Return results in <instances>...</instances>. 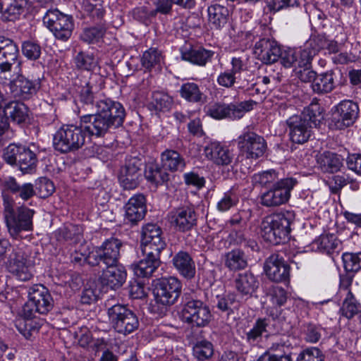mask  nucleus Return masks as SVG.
I'll return each instance as SVG.
<instances>
[{
	"label": "nucleus",
	"mask_w": 361,
	"mask_h": 361,
	"mask_svg": "<svg viewBox=\"0 0 361 361\" xmlns=\"http://www.w3.org/2000/svg\"><path fill=\"white\" fill-rule=\"evenodd\" d=\"M224 265L230 271L244 269L247 266V259L243 251L232 250L225 255Z\"/></svg>",
	"instance_id": "nucleus-39"
},
{
	"label": "nucleus",
	"mask_w": 361,
	"mask_h": 361,
	"mask_svg": "<svg viewBox=\"0 0 361 361\" xmlns=\"http://www.w3.org/2000/svg\"><path fill=\"white\" fill-rule=\"evenodd\" d=\"M166 247L161 228L156 224H147L142 227L141 250L162 252Z\"/></svg>",
	"instance_id": "nucleus-17"
},
{
	"label": "nucleus",
	"mask_w": 361,
	"mask_h": 361,
	"mask_svg": "<svg viewBox=\"0 0 361 361\" xmlns=\"http://www.w3.org/2000/svg\"><path fill=\"white\" fill-rule=\"evenodd\" d=\"M344 291L346 292L347 296L343 302L342 315L347 318H352L361 312V305L355 301L353 294L348 290L347 288Z\"/></svg>",
	"instance_id": "nucleus-47"
},
{
	"label": "nucleus",
	"mask_w": 361,
	"mask_h": 361,
	"mask_svg": "<svg viewBox=\"0 0 361 361\" xmlns=\"http://www.w3.org/2000/svg\"><path fill=\"white\" fill-rule=\"evenodd\" d=\"M100 294V290L94 283L87 285L82 292L80 300L82 304L90 305L95 302Z\"/></svg>",
	"instance_id": "nucleus-54"
},
{
	"label": "nucleus",
	"mask_w": 361,
	"mask_h": 361,
	"mask_svg": "<svg viewBox=\"0 0 361 361\" xmlns=\"http://www.w3.org/2000/svg\"><path fill=\"white\" fill-rule=\"evenodd\" d=\"M279 59L283 66L286 68L298 65V54L293 49H281V54H280Z\"/></svg>",
	"instance_id": "nucleus-62"
},
{
	"label": "nucleus",
	"mask_w": 361,
	"mask_h": 361,
	"mask_svg": "<svg viewBox=\"0 0 361 361\" xmlns=\"http://www.w3.org/2000/svg\"><path fill=\"white\" fill-rule=\"evenodd\" d=\"M298 180L294 178L281 179L262 192L260 204L266 207H276L286 203L290 197V192L297 185Z\"/></svg>",
	"instance_id": "nucleus-6"
},
{
	"label": "nucleus",
	"mask_w": 361,
	"mask_h": 361,
	"mask_svg": "<svg viewBox=\"0 0 361 361\" xmlns=\"http://www.w3.org/2000/svg\"><path fill=\"white\" fill-rule=\"evenodd\" d=\"M27 6V0H13L4 12V17L9 21H14L19 18Z\"/></svg>",
	"instance_id": "nucleus-48"
},
{
	"label": "nucleus",
	"mask_w": 361,
	"mask_h": 361,
	"mask_svg": "<svg viewBox=\"0 0 361 361\" xmlns=\"http://www.w3.org/2000/svg\"><path fill=\"white\" fill-rule=\"evenodd\" d=\"M299 116L305 118L309 124L312 126V128L317 127L324 119L323 109L316 98L312 99Z\"/></svg>",
	"instance_id": "nucleus-41"
},
{
	"label": "nucleus",
	"mask_w": 361,
	"mask_h": 361,
	"mask_svg": "<svg viewBox=\"0 0 361 361\" xmlns=\"http://www.w3.org/2000/svg\"><path fill=\"white\" fill-rule=\"evenodd\" d=\"M1 108H4L3 111L6 117L10 118L12 121L17 123L25 122L28 116L27 107L21 102L16 101L7 102L5 98Z\"/></svg>",
	"instance_id": "nucleus-31"
},
{
	"label": "nucleus",
	"mask_w": 361,
	"mask_h": 361,
	"mask_svg": "<svg viewBox=\"0 0 361 361\" xmlns=\"http://www.w3.org/2000/svg\"><path fill=\"white\" fill-rule=\"evenodd\" d=\"M161 159L163 167L171 172L183 171L186 166L185 159L176 150L166 149Z\"/></svg>",
	"instance_id": "nucleus-34"
},
{
	"label": "nucleus",
	"mask_w": 361,
	"mask_h": 361,
	"mask_svg": "<svg viewBox=\"0 0 361 361\" xmlns=\"http://www.w3.org/2000/svg\"><path fill=\"white\" fill-rule=\"evenodd\" d=\"M180 54L183 60L204 66L208 61H211L214 53L202 47L195 48L190 44H187L180 49Z\"/></svg>",
	"instance_id": "nucleus-28"
},
{
	"label": "nucleus",
	"mask_w": 361,
	"mask_h": 361,
	"mask_svg": "<svg viewBox=\"0 0 361 361\" xmlns=\"http://www.w3.org/2000/svg\"><path fill=\"white\" fill-rule=\"evenodd\" d=\"M105 32V28L102 26L86 28L81 34L80 38L85 42L94 43L102 39Z\"/></svg>",
	"instance_id": "nucleus-53"
},
{
	"label": "nucleus",
	"mask_w": 361,
	"mask_h": 361,
	"mask_svg": "<svg viewBox=\"0 0 361 361\" xmlns=\"http://www.w3.org/2000/svg\"><path fill=\"white\" fill-rule=\"evenodd\" d=\"M357 105L350 100L340 102V117L342 125L349 127L353 125L358 116Z\"/></svg>",
	"instance_id": "nucleus-42"
},
{
	"label": "nucleus",
	"mask_w": 361,
	"mask_h": 361,
	"mask_svg": "<svg viewBox=\"0 0 361 361\" xmlns=\"http://www.w3.org/2000/svg\"><path fill=\"white\" fill-rule=\"evenodd\" d=\"M13 71L19 75L16 79L11 80L10 82L11 90L14 95L26 99L35 94L37 90L39 87L40 78H37V79L32 81L23 76L20 74L21 71L18 73L17 70L13 69Z\"/></svg>",
	"instance_id": "nucleus-23"
},
{
	"label": "nucleus",
	"mask_w": 361,
	"mask_h": 361,
	"mask_svg": "<svg viewBox=\"0 0 361 361\" xmlns=\"http://www.w3.org/2000/svg\"><path fill=\"white\" fill-rule=\"evenodd\" d=\"M298 361H323L324 356L317 348H310L303 350L298 357Z\"/></svg>",
	"instance_id": "nucleus-61"
},
{
	"label": "nucleus",
	"mask_w": 361,
	"mask_h": 361,
	"mask_svg": "<svg viewBox=\"0 0 361 361\" xmlns=\"http://www.w3.org/2000/svg\"><path fill=\"white\" fill-rule=\"evenodd\" d=\"M126 219L132 223L137 224L141 221L147 212L145 197L140 193L131 197L125 206Z\"/></svg>",
	"instance_id": "nucleus-26"
},
{
	"label": "nucleus",
	"mask_w": 361,
	"mask_h": 361,
	"mask_svg": "<svg viewBox=\"0 0 361 361\" xmlns=\"http://www.w3.org/2000/svg\"><path fill=\"white\" fill-rule=\"evenodd\" d=\"M43 21L57 39L65 42L71 37L74 28L72 16L56 9L49 10L44 15Z\"/></svg>",
	"instance_id": "nucleus-11"
},
{
	"label": "nucleus",
	"mask_w": 361,
	"mask_h": 361,
	"mask_svg": "<svg viewBox=\"0 0 361 361\" xmlns=\"http://www.w3.org/2000/svg\"><path fill=\"white\" fill-rule=\"evenodd\" d=\"M101 276L102 283L112 289L120 288L126 281V271L121 265L106 266Z\"/></svg>",
	"instance_id": "nucleus-29"
},
{
	"label": "nucleus",
	"mask_w": 361,
	"mask_h": 361,
	"mask_svg": "<svg viewBox=\"0 0 361 361\" xmlns=\"http://www.w3.org/2000/svg\"><path fill=\"white\" fill-rule=\"evenodd\" d=\"M207 159L219 166H228L231 164L234 154L228 147L217 142H210L204 147Z\"/></svg>",
	"instance_id": "nucleus-24"
},
{
	"label": "nucleus",
	"mask_w": 361,
	"mask_h": 361,
	"mask_svg": "<svg viewBox=\"0 0 361 361\" xmlns=\"http://www.w3.org/2000/svg\"><path fill=\"white\" fill-rule=\"evenodd\" d=\"M171 262L182 277L190 280L195 276V262L188 252L180 250L173 255Z\"/></svg>",
	"instance_id": "nucleus-25"
},
{
	"label": "nucleus",
	"mask_w": 361,
	"mask_h": 361,
	"mask_svg": "<svg viewBox=\"0 0 361 361\" xmlns=\"http://www.w3.org/2000/svg\"><path fill=\"white\" fill-rule=\"evenodd\" d=\"M53 307L54 300L48 289L43 285L36 284L30 288L29 300L23 308L27 317H35V313H48Z\"/></svg>",
	"instance_id": "nucleus-8"
},
{
	"label": "nucleus",
	"mask_w": 361,
	"mask_h": 361,
	"mask_svg": "<svg viewBox=\"0 0 361 361\" xmlns=\"http://www.w3.org/2000/svg\"><path fill=\"white\" fill-rule=\"evenodd\" d=\"M185 321L197 327H204L211 322L212 315L209 306L198 299H190L182 310Z\"/></svg>",
	"instance_id": "nucleus-13"
},
{
	"label": "nucleus",
	"mask_w": 361,
	"mask_h": 361,
	"mask_svg": "<svg viewBox=\"0 0 361 361\" xmlns=\"http://www.w3.org/2000/svg\"><path fill=\"white\" fill-rule=\"evenodd\" d=\"M35 317H27L23 308L21 316L16 320L17 329L27 339L30 338L33 333L37 332L41 327L40 322L35 319Z\"/></svg>",
	"instance_id": "nucleus-35"
},
{
	"label": "nucleus",
	"mask_w": 361,
	"mask_h": 361,
	"mask_svg": "<svg viewBox=\"0 0 361 361\" xmlns=\"http://www.w3.org/2000/svg\"><path fill=\"white\" fill-rule=\"evenodd\" d=\"M237 145L247 159H252L262 157L267 148L264 138L251 131L240 135L237 139Z\"/></svg>",
	"instance_id": "nucleus-15"
},
{
	"label": "nucleus",
	"mask_w": 361,
	"mask_h": 361,
	"mask_svg": "<svg viewBox=\"0 0 361 361\" xmlns=\"http://www.w3.org/2000/svg\"><path fill=\"white\" fill-rule=\"evenodd\" d=\"M295 219L293 212L284 211L266 216L261 223V235L264 240L277 245L288 238L290 224Z\"/></svg>",
	"instance_id": "nucleus-4"
},
{
	"label": "nucleus",
	"mask_w": 361,
	"mask_h": 361,
	"mask_svg": "<svg viewBox=\"0 0 361 361\" xmlns=\"http://www.w3.org/2000/svg\"><path fill=\"white\" fill-rule=\"evenodd\" d=\"M173 104V98L162 92H155L152 94V101L149 108L156 111H167Z\"/></svg>",
	"instance_id": "nucleus-43"
},
{
	"label": "nucleus",
	"mask_w": 361,
	"mask_h": 361,
	"mask_svg": "<svg viewBox=\"0 0 361 361\" xmlns=\"http://www.w3.org/2000/svg\"><path fill=\"white\" fill-rule=\"evenodd\" d=\"M145 257L137 264H133L135 274L138 277L149 278L161 264V252L141 250Z\"/></svg>",
	"instance_id": "nucleus-22"
},
{
	"label": "nucleus",
	"mask_w": 361,
	"mask_h": 361,
	"mask_svg": "<svg viewBox=\"0 0 361 361\" xmlns=\"http://www.w3.org/2000/svg\"><path fill=\"white\" fill-rule=\"evenodd\" d=\"M1 185L6 227L10 235L13 238H17L21 231L32 230L34 211L25 207H20L15 212L14 200L7 192L16 195L23 201H27L35 195V190L32 183H25L20 185L15 178L11 176L6 178Z\"/></svg>",
	"instance_id": "nucleus-2"
},
{
	"label": "nucleus",
	"mask_w": 361,
	"mask_h": 361,
	"mask_svg": "<svg viewBox=\"0 0 361 361\" xmlns=\"http://www.w3.org/2000/svg\"><path fill=\"white\" fill-rule=\"evenodd\" d=\"M314 245H316L317 249L321 251H324L328 255H331L333 254L331 250L336 249L338 244L335 235L330 234L320 236L319 239L315 240Z\"/></svg>",
	"instance_id": "nucleus-52"
},
{
	"label": "nucleus",
	"mask_w": 361,
	"mask_h": 361,
	"mask_svg": "<svg viewBox=\"0 0 361 361\" xmlns=\"http://www.w3.org/2000/svg\"><path fill=\"white\" fill-rule=\"evenodd\" d=\"M39 255L35 248L13 246L8 239L0 238V258L5 259L8 270L20 281L32 278L35 266L40 261Z\"/></svg>",
	"instance_id": "nucleus-3"
},
{
	"label": "nucleus",
	"mask_w": 361,
	"mask_h": 361,
	"mask_svg": "<svg viewBox=\"0 0 361 361\" xmlns=\"http://www.w3.org/2000/svg\"><path fill=\"white\" fill-rule=\"evenodd\" d=\"M293 346L288 340L280 339L273 343L269 348V351L278 352V355H289L291 356Z\"/></svg>",
	"instance_id": "nucleus-63"
},
{
	"label": "nucleus",
	"mask_w": 361,
	"mask_h": 361,
	"mask_svg": "<svg viewBox=\"0 0 361 361\" xmlns=\"http://www.w3.org/2000/svg\"><path fill=\"white\" fill-rule=\"evenodd\" d=\"M106 314L111 326L119 334L127 336L136 331L140 325L137 314L126 305L106 303Z\"/></svg>",
	"instance_id": "nucleus-5"
},
{
	"label": "nucleus",
	"mask_w": 361,
	"mask_h": 361,
	"mask_svg": "<svg viewBox=\"0 0 361 361\" xmlns=\"http://www.w3.org/2000/svg\"><path fill=\"white\" fill-rule=\"evenodd\" d=\"M21 66L18 45L13 39L0 35V77L8 79L13 69L19 73Z\"/></svg>",
	"instance_id": "nucleus-7"
},
{
	"label": "nucleus",
	"mask_w": 361,
	"mask_h": 361,
	"mask_svg": "<svg viewBox=\"0 0 361 361\" xmlns=\"http://www.w3.org/2000/svg\"><path fill=\"white\" fill-rule=\"evenodd\" d=\"M259 282L251 272L239 274L234 280V286L241 297L252 298L259 288Z\"/></svg>",
	"instance_id": "nucleus-27"
},
{
	"label": "nucleus",
	"mask_w": 361,
	"mask_h": 361,
	"mask_svg": "<svg viewBox=\"0 0 361 361\" xmlns=\"http://www.w3.org/2000/svg\"><path fill=\"white\" fill-rule=\"evenodd\" d=\"M143 163L137 157H130L126 161L119 173V181L121 185L127 190L135 188L142 178V166Z\"/></svg>",
	"instance_id": "nucleus-18"
},
{
	"label": "nucleus",
	"mask_w": 361,
	"mask_h": 361,
	"mask_svg": "<svg viewBox=\"0 0 361 361\" xmlns=\"http://www.w3.org/2000/svg\"><path fill=\"white\" fill-rule=\"evenodd\" d=\"M75 63L77 68L88 71L94 69L97 64L93 54L84 51H80L75 56Z\"/></svg>",
	"instance_id": "nucleus-50"
},
{
	"label": "nucleus",
	"mask_w": 361,
	"mask_h": 361,
	"mask_svg": "<svg viewBox=\"0 0 361 361\" xmlns=\"http://www.w3.org/2000/svg\"><path fill=\"white\" fill-rule=\"evenodd\" d=\"M317 161L325 173L333 174L338 171V158L335 152H324L319 157Z\"/></svg>",
	"instance_id": "nucleus-44"
},
{
	"label": "nucleus",
	"mask_w": 361,
	"mask_h": 361,
	"mask_svg": "<svg viewBox=\"0 0 361 361\" xmlns=\"http://www.w3.org/2000/svg\"><path fill=\"white\" fill-rule=\"evenodd\" d=\"M314 92L317 93H327L331 92L334 87V78L331 73H326L317 75L312 84Z\"/></svg>",
	"instance_id": "nucleus-45"
},
{
	"label": "nucleus",
	"mask_w": 361,
	"mask_h": 361,
	"mask_svg": "<svg viewBox=\"0 0 361 361\" xmlns=\"http://www.w3.org/2000/svg\"><path fill=\"white\" fill-rule=\"evenodd\" d=\"M183 180L186 185L192 186L197 189H201L204 187L206 183L203 176H200L193 171L185 173L183 174Z\"/></svg>",
	"instance_id": "nucleus-60"
},
{
	"label": "nucleus",
	"mask_w": 361,
	"mask_h": 361,
	"mask_svg": "<svg viewBox=\"0 0 361 361\" xmlns=\"http://www.w3.org/2000/svg\"><path fill=\"white\" fill-rule=\"evenodd\" d=\"M181 288L180 281L176 277L157 279L153 288L155 302L164 306L173 305L180 295Z\"/></svg>",
	"instance_id": "nucleus-10"
},
{
	"label": "nucleus",
	"mask_w": 361,
	"mask_h": 361,
	"mask_svg": "<svg viewBox=\"0 0 361 361\" xmlns=\"http://www.w3.org/2000/svg\"><path fill=\"white\" fill-rule=\"evenodd\" d=\"M4 158L11 165H18L23 173H31L37 162L34 151L26 146L16 144H10L5 149Z\"/></svg>",
	"instance_id": "nucleus-9"
},
{
	"label": "nucleus",
	"mask_w": 361,
	"mask_h": 361,
	"mask_svg": "<svg viewBox=\"0 0 361 361\" xmlns=\"http://www.w3.org/2000/svg\"><path fill=\"white\" fill-rule=\"evenodd\" d=\"M212 302L214 306L227 315L233 314L238 309V302L236 295L234 293H229L226 295L216 294L213 296Z\"/></svg>",
	"instance_id": "nucleus-36"
},
{
	"label": "nucleus",
	"mask_w": 361,
	"mask_h": 361,
	"mask_svg": "<svg viewBox=\"0 0 361 361\" xmlns=\"http://www.w3.org/2000/svg\"><path fill=\"white\" fill-rule=\"evenodd\" d=\"M161 56L156 49H149L144 52L142 58V64L147 69H150L161 61Z\"/></svg>",
	"instance_id": "nucleus-57"
},
{
	"label": "nucleus",
	"mask_w": 361,
	"mask_h": 361,
	"mask_svg": "<svg viewBox=\"0 0 361 361\" xmlns=\"http://www.w3.org/2000/svg\"><path fill=\"white\" fill-rule=\"evenodd\" d=\"M264 272L272 281L285 282L290 278V266L283 257L278 253L271 255L265 261Z\"/></svg>",
	"instance_id": "nucleus-19"
},
{
	"label": "nucleus",
	"mask_w": 361,
	"mask_h": 361,
	"mask_svg": "<svg viewBox=\"0 0 361 361\" xmlns=\"http://www.w3.org/2000/svg\"><path fill=\"white\" fill-rule=\"evenodd\" d=\"M96 113L80 116L81 126L63 125L54 135L53 147L61 154L75 152L85 143L86 134L104 137L112 130L121 126L126 116L123 105L111 99L96 102Z\"/></svg>",
	"instance_id": "nucleus-1"
},
{
	"label": "nucleus",
	"mask_w": 361,
	"mask_h": 361,
	"mask_svg": "<svg viewBox=\"0 0 361 361\" xmlns=\"http://www.w3.org/2000/svg\"><path fill=\"white\" fill-rule=\"evenodd\" d=\"M342 261L344 270L346 272L357 271L361 268L358 253L357 255L344 253L342 255Z\"/></svg>",
	"instance_id": "nucleus-59"
},
{
	"label": "nucleus",
	"mask_w": 361,
	"mask_h": 361,
	"mask_svg": "<svg viewBox=\"0 0 361 361\" xmlns=\"http://www.w3.org/2000/svg\"><path fill=\"white\" fill-rule=\"evenodd\" d=\"M254 53L262 63L271 64L279 59L281 47L274 39L262 38L255 43Z\"/></svg>",
	"instance_id": "nucleus-20"
},
{
	"label": "nucleus",
	"mask_w": 361,
	"mask_h": 361,
	"mask_svg": "<svg viewBox=\"0 0 361 361\" xmlns=\"http://www.w3.org/2000/svg\"><path fill=\"white\" fill-rule=\"evenodd\" d=\"M121 246V242L117 238L105 240L100 247H97L95 253L90 255L86 258L88 264L92 266L99 264L100 262L106 266L118 264Z\"/></svg>",
	"instance_id": "nucleus-14"
},
{
	"label": "nucleus",
	"mask_w": 361,
	"mask_h": 361,
	"mask_svg": "<svg viewBox=\"0 0 361 361\" xmlns=\"http://www.w3.org/2000/svg\"><path fill=\"white\" fill-rule=\"evenodd\" d=\"M75 82L80 102L87 106H93L94 94L98 90L94 77L82 76Z\"/></svg>",
	"instance_id": "nucleus-30"
},
{
	"label": "nucleus",
	"mask_w": 361,
	"mask_h": 361,
	"mask_svg": "<svg viewBox=\"0 0 361 361\" xmlns=\"http://www.w3.org/2000/svg\"><path fill=\"white\" fill-rule=\"evenodd\" d=\"M182 98L189 102L203 104L207 97L195 82H186L181 85L179 90Z\"/></svg>",
	"instance_id": "nucleus-40"
},
{
	"label": "nucleus",
	"mask_w": 361,
	"mask_h": 361,
	"mask_svg": "<svg viewBox=\"0 0 361 361\" xmlns=\"http://www.w3.org/2000/svg\"><path fill=\"white\" fill-rule=\"evenodd\" d=\"M56 237L59 241L78 243L82 238V228L79 225L71 224L66 225L56 231Z\"/></svg>",
	"instance_id": "nucleus-38"
},
{
	"label": "nucleus",
	"mask_w": 361,
	"mask_h": 361,
	"mask_svg": "<svg viewBox=\"0 0 361 361\" xmlns=\"http://www.w3.org/2000/svg\"><path fill=\"white\" fill-rule=\"evenodd\" d=\"M36 189L38 191L39 197L46 198L54 192L55 187L51 180L45 177H42L39 178L36 183Z\"/></svg>",
	"instance_id": "nucleus-58"
},
{
	"label": "nucleus",
	"mask_w": 361,
	"mask_h": 361,
	"mask_svg": "<svg viewBox=\"0 0 361 361\" xmlns=\"http://www.w3.org/2000/svg\"><path fill=\"white\" fill-rule=\"evenodd\" d=\"M207 13L212 28L221 30L226 25L229 17V11L226 7L214 4L208 7Z\"/></svg>",
	"instance_id": "nucleus-32"
},
{
	"label": "nucleus",
	"mask_w": 361,
	"mask_h": 361,
	"mask_svg": "<svg viewBox=\"0 0 361 361\" xmlns=\"http://www.w3.org/2000/svg\"><path fill=\"white\" fill-rule=\"evenodd\" d=\"M197 219L198 214L192 204L178 207L169 213L170 222L178 232L193 229L197 224Z\"/></svg>",
	"instance_id": "nucleus-16"
},
{
	"label": "nucleus",
	"mask_w": 361,
	"mask_h": 361,
	"mask_svg": "<svg viewBox=\"0 0 361 361\" xmlns=\"http://www.w3.org/2000/svg\"><path fill=\"white\" fill-rule=\"evenodd\" d=\"M21 49L23 54L29 60H37L39 59L42 54L41 46L38 43L31 40L23 42Z\"/></svg>",
	"instance_id": "nucleus-51"
},
{
	"label": "nucleus",
	"mask_w": 361,
	"mask_h": 361,
	"mask_svg": "<svg viewBox=\"0 0 361 361\" xmlns=\"http://www.w3.org/2000/svg\"><path fill=\"white\" fill-rule=\"evenodd\" d=\"M166 170L155 162H149L145 166V177L151 183L162 185L169 180V174Z\"/></svg>",
	"instance_id": "nucleus-37"
},
{
	"label": "nucleus",
	"mask_w": 361,
	"mask_h": 361,
	"mask_svg": "<svg viewBox=\"0 0 361 361\" xmlns=\"http://www.w3.org/2000/svg\"><path fill=\"white\" fill-rule=\"evenodd\" d=\"M193 353L200 360L209 359L214 354L213 345L206 340L197 341L193 346Z\"/></svg>",
	"instance_id": "nucleus-49"
},
{
	"label": "nucleus",
	"mask_w": 361,
	"mask_h": 361,
	"mask_svg": "<svg viewBox=\"0 0 361 361\" xmlns=\"http://www.w3.org/2000/svg\"><path fill=\"white\" fill-rule=\"evenodd\" d=\"M238 202V197L237 195L234 192L229 190L225 192L223 197L218 202L217 209L222 212H226L235 206Z\"/></svg>",
	"instance_id": "nucleus-56"
},
{
	"label": "nucleus",
	"mask_w": 361,
	"mask_h": 361,
	"mask_svg": "<svg viewBox=\"0 0 361 361\" xmlns=\"http://www.w3.org/2000/svg\"><path fill=\"white\" fill-rule=\"evenodd\" d=\"M269 319H257L252 327L245 333V341L250 345L259 343L263 336H267L269 334Z\"/></svg>",
	"instance_id": "nucleus-33"
},
{
	"label": "nucleus",
	"mask_w": 361,
	"mask_h": 361,
	"mask_svg": "<svg viewBox=\"0 0 361 361\" xmlns=\"http://www.w3.org/2000/svg\"><path fill=\"white\" fill-rule=\"evenodd\" d=\"M268 296L272 304L277 307H281L287 300L286 291L278 286H273L269 289Z\"/></svg>",
	"instance_id": "nucleus-55"
},
{
	"label": "nucleus",
	"mask_w": 361,
	"mask_h": 361,
	"mask_svg": "<svg viewBox=\"0 0 361 361\" xmlns=\"http://www.w3.org/2000/svg\"><path fill=\"white\" fill-rule=\"evenodd\" d=\"M297 0H265L267 6L271 11H278L288 6H293Z\"/></svg>",
	"instance_id": "nucleus-64"
},
{
	"label": "nucleus",
	"mask_w": 361,
	"mask_h": 361,
	"mask_svg": "<svg viewBox=\"0 0 361 361\" xmlns=\"http://www.w3.org/2000/svg\"><path fill=\"white\" fill-rule=\"evenodd\" d=\"M278 181V173L274 169L255 173L252 177V182L255 185H259L268 188Z\"/></svg>",
	"instance_id": "nucleus-46"
},
{
	"label": "nucleus",
	"mask_w": 361,
	"mask_h": 361,
	"mask_svg": "<svg viewBox=\"0 0 361 361\" xmlns=\"http://www.w3.org/2000/svg\"><path fill=\"white\" fill-rule=\"evenodd\" d=\"M291 141L297 144H303L310 137L312 126L302 116L293 115L286 120Z\"/></svg>",
	"instance_id": "nucleus-21"
},
{
	"label": "nucleus",
	"mask_w": 361,
	"mask_h": 361,
	"mask_svg": "<svg viewBox=\"0 0 361 361\" xmlns=\"http://www.w3.org/2000/svg\"><path fill=\"white\" fill-rule=\"evenodd\" d=\"M256 102L253 100L243 101L240 103H231L226 104L224 103H214L208 106L207 114L215 119H239L241 118L245 112L250 111L253 109Z\"/></svg>",
	"instance_id": "nucleus-12"
}]
</instances>
